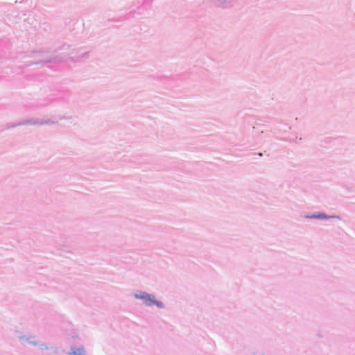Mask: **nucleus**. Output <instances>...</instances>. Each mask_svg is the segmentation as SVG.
I'll return each mask as SVG.
<instances>
[{
    "label": "nucleus",
    "instance_id": "7ed1b4c3",
    "mask_svg": "<svg viewBox=\"0 0 355 355\" xmlns=\"http://www.w3.org/2000/svg\"><path fill=\"white\" fill-rule=\"evenodd\" d=\"M315 217L318 218H326V216L324 215H322H322H318V216H317Z\"/></svg>",
    "mask_w": 355,
    "mask_h": 355
},
{
    "label": "nucleus",
    "instance_id": "f03ea898",
    "mask_svg": "<svg viewBox=\"0 0 355 355\" xmlns=\"http://www.w3.org/2000/svg\"><path fill=\"white\" fill-rule=\"evenodd\" d=\"M71 354L73 355H85V352L83 348H78V349L72 348Z\"/></svg>",
    "mask_w": 355,
    "mask_h": 355
},
{
    "label": "nucleus",
    "instance_id": "f257e3e1",
    "mask_svg": "<svg viewBox=\"0 0 355 355\" xmlns=\"http://www.w3.org/2000/svg\"><path fill=\"white\" fill-rule=\"evenodd\" d=\"M135 296L136 298L144 300L146 303L148 305H151L153 304H157L159 306H162V304L161 303H159V302H156L155 300H154L153 296H152V295H149L148 293H141L139 294H136Z\"/></svg>",
    "mask_w": 355,
    "mask_h": 355
}]
</instances>
